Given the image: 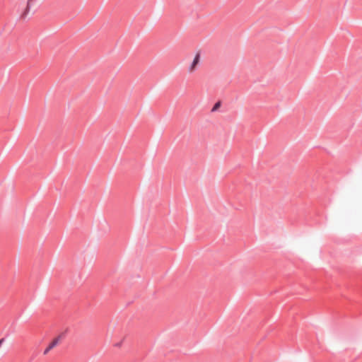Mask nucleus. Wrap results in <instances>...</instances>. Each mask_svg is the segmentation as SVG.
<instances>
[{
  "label": "nucleus",
  "instance_id": "nucleus-1",
  "mask_svg": "<svg viewBox=\"0 0 362 362\" xmlns=\"http://www.w3.org/2000/svg\"><path fill=\"white\" fill-rule=\"evenodd\" d=\"M200 60H201V53H200V52H197L195 54L192 62H190L187 67V71L188 74H192L197 71V69H198V66L199 65Z\"/></svg>",
  "mask_w": 362,
  "mask_h": 362
},
{
  "label": "nucleus",
  "instance_id": "nucleus-2",
  "mask_svg": "<svg viewBox=\"0 0 362 362\" xmlns=\"http://www.w3.org/2000/svg\"><path fill=\"white\" fill-rule=\"evenodd\" d=\"M60 341V337H58L53 339V341L48 345L46 349L44 351V354L47 355L51 349L55 347Z\"/></svg>",
  "mask_w": 362,
  "mask_h": 362
},
{
  "label": "nucleus",
  "instance_id": "nucleus-3",
  "mask_svg": "<svg viewBox=\"0 0 362 362\" xmlns=\"http://www.w3.org/2000/svg\"><path fill=\"white\" fill-rule=\"evenodd\" d=\"M219 105H220V104H219V103H216V104L214 106V107H213V109H212V111H214V110H216L217 108H218Z\"/></svg>",
  "mask_w": 362,
  "mask_h": 362
},
{
  "label": "nucleus",
  "instance_id": "nucleus-4",
  "mask_svg": "<svg viewBox=\"0 0 362 362\" xmlns=\"http://www.w3.org/2000/svg\"><path fill=\"white\" fill-rule=\"evenodd\" d=\"M31 1H32V0H28V6H27V10H28V8H29L30 2Z\"/></svg>",
  "mask_w": 362,
  "mask_h": 362
}]
</instances>
